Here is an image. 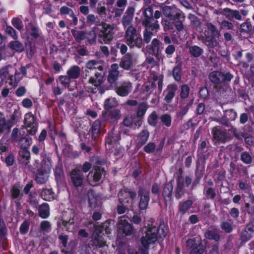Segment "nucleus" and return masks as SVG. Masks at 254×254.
<instances>
[{"label": "nucleus", "mask_w": 254, "mask_h": 254, "mask_svg": "<svg viewBox=\"0 0 254 254\" xmlns=\"http://www.w3.org/2000/svg\"><path fill=\"white\" fill-rule=\"evenodd\" d=\"M168 230L164 225H160L159 228L153 226L147 227L140 238V243L142 248L140 249L141 254H148V250L150 245L154 244L158 238H165Z\"/></svg>", "instance_id": "f257e3e1"}, {"label": "nucleus", "mask_w": 254, "mask_h": 254, "mask_svg": "<svg viewBox=\"0 0 254 254\" xmlns=\"http://www.w3.org/2000/svg\"><path fill=\"white\" fill-rule=\"evenodd\" d=\"M101 26V28L98 27V41L100 43L108 44L113 39L114 27L105 22H102Z\"/></svg>", "instance_id": "f03ea898"}, {"label": "nucleus", "mask_w": 254, "mask_h": 254, "mask_svg": "<svg viewBox=\"0 0 254 254\" xmlns=\"http://www.w3.org/2000/svg\"><path fill=\"white\" fill-rule=\"evenodd\" d=\"M125 38L127 45L131 48H140L142 45V39L132 26H128L126 30Z\"/></svg>", "instance_id": "7ed1b4c3"}, {"label": "nucleus", "mask_w": 254, "mask_h": 254, "mask_svg": "<svg viewBox=\"0 0 254 254\" xmlns=\"http://www.w3.org/2000/svg\"><path fill=\"white\" fill-rule=\"evenodd\" d=\"M143 14L145 18L142 21V24L145 28H150L151 31L157 30L160 28V25L158 21L152 22L153 10L151 6H148L144 9Z\"/></svg>", "instance_id": "20e7f679"}, {"label": "nucleus", "mask_w": 254, "mask_h": 254, "mask_svg": "<svg viewBox=\"0 0 254 254\" xmlns=\"http://www.w3.org/2000/svg\"><path fill=\"white\" fill-rule=\"evenodd\" d=\"M233 77V75L230 72L223 73L219 71H212L208 76L210 81L217 85L229 82Z\"/></svg>", "instance_id": "39448f33"}, {"label": "nucleus", "mask_w": 254, "mask_h": 254, "mask_svg": "<svg viewBox=\"0 0 254 254\" xmlns=\"http://www.w3.org/2000/svg\"><path fill=\"white\" fill-rule=\"evenodd\" d=\"M136 196V193L133 190L129 189H123L120 190L118 194L119 200L121 204L131 205Z\"/></svg>", "instance_id": "423d86ee"}, {"label": "nucleus", "mask_w": 254, "mask_h": 254, "mask_svg": "<svg viewBox=\"0 0 254 254\" xmlns=\"http://www.w3.org/2000/svg\"><path fill=\"white\" fill-rule=\"evenodd\" d=\"M186 248L189 254H202L205 250L201 242L196 238L188 239L186 242Z\"/></svg>", "instance_id": "0eeeda50"}, {"label": "nucleus", "mask_w": 254, "mask_h": 254, "mask_svg": "<svg viewBox=\"0 0 254 254\" xmlns=\"http://www.w3.org/2000/svg\"><path fill=\"white\" fill-rule=\"evenodd\" d=\"M24 124L29 134L34 135L37 130L38 124L36 117L31 112L26 113L24 116Z\"/></svg>", "instance_id": "6e6552de"}, {"label": "nucleus", "mask_w": 254, "mask_h": 254, "mask_svg": "<svg viewBox=\"0 0 254 254\" xmlns=\"http://www.w3.org/2000/svg\"><path fill=\"white\" fill-rule=\"evenodd\" d=\"M117 231L119 234L125 236H130L133 234V228L126 220L125 216L120 217L117 224Z\"/></svg>", "instance_id": "1a4fd4ad"}, {"label": "nucleus", "mask_w": 254, "mask_h": 254, "mask_svg": "<svg viewBox=\"0 0 254 254\" xmlns=\"http://www.w3.org/2000/svg\"><path fill=\"white\" fill-rule=\"evenodd\" d=\"M84 177L79 168L76 167L69 173V182L76 188L83 185Z\"/></svg>", "instance_id": "9d476101"}, {"label": "nucleus", "mask_w": 254, "mask_h": 254, "mask_svg": "<svg viewBox=\"0 0 254 254\" xmlns=\"http://www.w3.org/2000/svg\"><path fill=\"white\" fill-rule=\"evenodd\" d=\"M138 193L140 197L139 208L141 210H145L148 207L150 200L149 189L146 188L140 187Z\"/></svg>", "instance_id": "9b49d317"}, {"label": "nucleus", "mask_w": 254, "mask_h": 254, "mask_svg": "<svg viewBox=\"0 0 254 254\" xmlns=\"http://www.w3.org/2000/svg\"><path fill=\"white\" fill-rule=\"evenodd\" d=\"M102 232L100 229L96 228L92 235L91 245L95 248H102L106 246V242L104 241L101 235Z\"/></svg>", "instance_id": "f8f14e48"}, {"label": "nucleus", "mask_w": 254, "mask_h": 254, "mask_svg": "<svg viewBox=\"0 0 254 254\" xmlns=\"http://www.w3.org/2000/svg\"><path fill=\"white\" fill-rule=\"evenodd\" d=\"M213 137L217 141L225 143L231 139L230 134L226 130H223L214 128L212 130Z\"/></svg>", "instance_id": "ddd939ff"}, {"label": "nucleus", "mask_w": 254, "mask_h": 254, "mask_svg": "<svg viewBox=\"0 0 254 254\" xmlns=\"http://www.w3.org/2000/svg\"><path fill=\"white\" fill-rule=\"evenodd\" d=\"M132 86L130 82L124 81L116 87L117 94L120 96H127L132 90Z\"/></svg>", "instance_id": "4468645a"}, {"label": "nucleus", "mask_w": 254, "mask_h": 254, "mask_svg": "<svg viewBox=\"0 0 254 254\" xmlns=\"http://www.w3.org/2000/svg\"><path fill=\"white\" fill-rule=\"evenodd\" d=\"M121 118V112L119 109L108 110L102 113V118L104 121L115 122Z\"/></svg>", "instance_id": "2eb2a0df"}, {"label": "nucleus", "mask_w": 254, "mask_h": 254, "mask_svg": "<svg viewBox=\"0 0 254 254\" xmlns=\"http://www.w3.org/2000/svg\"><path fill=\"white\" fill-rule=\"evenodd\" d=\"M148 52L150 54L159 56L163 49L162 43L157 39H154L150 45L147 46Z\"/></svg>", "instance_id": "dca6fc26"}, {"label": "nucleus", "mask_w": 254, "mask_h": 254, "mask_svg": "<svg viewBox=\"0 0 254 254\" xmlns=\"http://www.w3.org/2000/svg\"><path fill=\"white\" fill-rule=\"evenodd\" d=\"M135 62L134 57L130 54L127 53L122 58L120 66L124 69L128 70L135 63Z\"/></svg>", "instance_id": "f3484780"}, {"label": "nucleus", "mask_w": 254, "mask_h": 254, "mask_svg": "<svg viewBox=\"0 0 254 254\" xmlns=\"http://www.w3.org/2000/svg\"><path fill=\"white\" fill-rule=\"evenodd\" d=\"M178 89V86L174 83L170 84L167 86L166 89L163 92L164 100L167 103H170L172 102Z\"/></svg>", "instance_id": "a211bd4d"}, {"label": "nucleus", "mask_w": 254, "mask_h": 254, "mask_svg": "<svg viewBox=\"0 0 254 254\" xmlns=\"http://www.w3.org/2000/svg\"><path fill=\"white\" fill-rule=\"evenodd\" d=\"M220 37L209 36L207 34L202 38V41L208 48H214L219 45V42L217 40Z\"/></svg>", "instance_id": "6ab92c4d"}, {"label": "nucleus", "mask_w": 254, "mask_h": 254, "mask_svg": "<svg viewBox=\"0 0 254 254\" xmlns=\"http://www.w3.org/2000/svg\"><path fill=\"white\" fill-rule=\"evenodd\" d=\"M149 136V131L146 129H143L137 136L135 140L136 146L140 148L146 143Z\"/></svg>", "instance_id": "aec40b11"}, {"label": "nucleus", "mask_w": 254, "mask_h": 254, "mask_svg": "<svg viewBox=\"0 0 254 254\" xmlns=\"http://www.w3.org/2000/svg\"><path fill=\"white\" fill-rule=\"evenodd\" d=\"M118 69L119 65L118 64H113L111 65L108 76V80L110 83H114L117 80L119 74Z\"/></svg>", "instance_id": "412c9836"}, {"label": "nucleus", "mask_w": 254, "mask_h": 254, "mask_svg": "<svg viewBox=\"0 0 254 254\" xmlns=\"http://www.w3.org/2000/svg\"><path fill=\"white\" fill-rule=\"evenodd\" d=\"M173 8V7L170 6L165 5L162 6V12L166 17L169 18L170 19L175 20L176 19H179V18L181 17L182 16V18H185V16L180 12L176 13L174 16L172 13Z\"/></svg>", "instance_id": "4be33fe9"}, {"label": "nucleus", "mask_w": 254, "mask_h": 254, "mask_svg": "<svg viewBox=\"0 0 254 254\" xmlns=\"http://www.w3.org/2000/svg\"><path fill=\"white\" fill-rule=\"evenodd\" d=\"M104 74L102 71L96 72L93 76H91L89 79V83L93 85L98 87L104 81Z\"/></svg>", "instance_id": "5701e85b"}, {"label": "nucleus", "mask_w": 254, "mask_h": 254, "mask_svg": "<svg viewBox=\"0 0 254 254\" xmlns=\"http://www.w3.org/2000/svg\"><path fill=\"white\" fill-rule=\"evenodd\" d=\"M17 69L11 64H8L2 66L0 69V75L4 78H7L12 74H16Z\"/></svg>", "instance_id": "b1692460"}, {"label": "nucleus", "mask_w": 254, "mask_h": 254, "mask_svg": "<svg viewBox=\"0 0 254 254\" xmlns=\"http://www.w3.org/2000/svg\"><path fill=\"white\" fill-rule=\"evenodd\" d=\"M26 28L27 31L33 38L37 39L40 37L41 32L38 26L30 22L28 24Z\"/></svg>", "instance_id": "393cba45"}, {"label": "nucleus", "mask_w": 254, "mask_h": 254, "mask_svg": "<svg viewBox=\"0 0 254 254\" xmlns=\"http://www.w3.org/2000/svg\"><path fill=\"white\" fill-rule=\"evenodd\" d=\"M87 196L89 205L92 208H95L99 205V197L96 195L95 192L92 190H89L87 192Z\"/></svg>", "instance_id": "a878e982"}, {"label": "nucleus", "mask_w": 254, "mask_h": 254, "mask_svg": "<svg viewBox=\"0 0 254 254\" xmlns=\"http://www.w3.org/2000/svg\"><path fill=\"white\" fill-rule=\"evenodd\" d=\"M87 196L89 205L92 208H95L99 205V197L96 195L95 192L92 190H89L87 192Z\"/></svg>", "instance_id": "bb28decb"}, {"label": "nucleus", "mask_w": 254, "mask_h": 254, "mask_svg": "<svg viewBox=\"0 0 254 254\" xmlns=\"http://www.w3.org/2000/svg\"><path fill=\"white\" fill-rule=\"evenodd\" d=\"M207 30L205 31L204 35H207V34L209 36L215 37H220V32L214 25L212 23L208 22L206 24Z\"/></svg>", "instance_id": "cd10ccee"}, {"label": "nucleus", "mask_w": 254, "mask_h": 254, "mask_svg": "<svg viewBox=\"0 0 254 254\" xmlns=\"http://www.w3.org/2000/svg\"><path fill=\"white\" fill-rule=\"evenodd\" d=\"M30 159V153L28 149H20L19 151V160L20 161L27 165Z\"/></svg>", "instance_id": "c85d7f7f"}, {"label": "nucleus", "mask_w": 254, "mask_h": 254, "mask_svg": "<svg viewBox=\"0 0 254 254\" xmlns=\"http://www.w3.org/2000/svg\"><path fill=\"white\" fill-rule=\"evenodd\" d=\"M80 68L77 65L71 66L66 71V74L70 79H77L80 74Z\"/></svg>", "instance_id": "c756f323"}, {"label": "nucleus", "mask_w": 254, "mask_h": 254, "mask_svg": "<svg viewBox=\"0 0 254 254\" xmlns=\"http://www.w3.org/2000/svg\"><path fill=\"white\" fill-rule=\"evenodd\" d=\"M71 32L74 39L77 42H80L87 38V33L85 31L72 29Z\"/></svg>", "instance_id": "7c9ffc66"}, {"label": "nucleus", "mask_w": 254, "mask_h": 254, "mask_svg": "<svg viewBox=\"0 0 254 254\" xmlns=\"http://www.w3.org/2000/svg\"><path fill=\"white\" fill-rule=\"evenodd\" d=\"M20 73L17 70L16 74L15 73L12 74L7 79L8 80V84L11 87H16L19 81L22 79V77H20Z\"/></svg>", "instance_id": "2f4dec72"}, {"label": "nucleus", "mask_w": 254, "mask_h": 254, "mask_svg": "<svg viewBox=\"0 0 254 254\" xmlns=\"http://www.w3.org/2000/svg\"><path fill=\"white\" fill-rule=\"evenodd\" d=\"M204 236L210 240H214L218 242L220 240V236L217 230H206L204 233Z\"/></svg>", "instance_id": "473e14b6"}, {"label": "nucleus", "mask_w": 254, "mask_h": 254, "mask_svg": "<svg viewBox=\"0 0 254 254\" xmlns=\"http://www.w3.org/2000/svg\"><path fill=\"white\" fill-rule=\"evenodd\" d=\"M39 216L45 219L48 218L50 215V207L49 205L46 203H44L40 205L38 208Z\"/></svg>", "instance_id": "72a5a7b5"}, {"label": "nucleus", "mask_w": 254, "mask_h": 254, "mask_svg": "<svg viewBox=\"0 0 254 254\" xmlns=\"http://www.w3.org/2000/svg\"><path fill=\"white\" fill-rule=\"evenodd\" d=\"M11 197L12 200L16 199L19 200L22 196V194L21 193V190L19 187L14 185L11 187L10 189Z\"/></svg>", "instance_id": "f704fd0d"}, {"label": "nucleus", "mask_w": 254, "mask_h": 254, "mask_svg": "<svg viewBox=\"0 0 254 254\" xmlns=\"http://www.w3.org/2000/svg\"><path fill=\"white\" fill-rule=\"evenodd\" d=\"M121 137L119 133L114 130L109 133L106 138V143L109 144H112L120 140Z\"/></svg>", "instance_id": "c9c22d12"}, {"label": "nucleus", "mask_w": 254, "mask_h": 254, "mask_svg": "<svg viewBox=\"0 0 254 254\" xmlns=\"http://www.w3.org/2000/svg\"><path fill=\"white\" fill-rule=\"evenodd\" d=\"M193 201L189 199L186 201L180 203L179 205V211L182 214H185L187 213L188 210L191 207L192 205Z\"/></svg>", "instance_id": "e433bc0d"}, {"label": "nucleus", "mask_w": 254, "mask_h": 254, "mask_svg": "<svg viewBox=\"0 0 254 254\" xmlns=\"http://www.w3.org/2000/svg\"><path fill=\"white\" fill-rule=\"evenodd\" d=\"M188 47L190 54L194 58L200 57L203 53V50L197 46L194 45Z\"/></svg>", "instance_id": "4c0bfd02"}, {"label": "nucleus", "mask_w": 254, "mask_h": 254, "mask_svg": "<svg viewBox=\"0 0 254 254\" xmlns=\"http://www.w3.org/2000/svg\"><path fill=\"white\" fill-rule=\"evenodd\" d=\"M173 190V184L171 182L166 183L163 189L162 195L165 199L170 198Z\"/></svg>", "instance_id": "58836bf2"}, {"label": "nucleus", "mask_w": 254, "mask_h": 254, "mask_svg": "<svg viewBox=\"0 0 254 254\" xmlns=\"http://www.w3.org/2000/svg\"><path fill=\"white\" fill-rule=\"evenodd\" d=\"M41 196L46 201H51L54 198V193L51 189H43L41 192Z\"/></svg>", "instance_id": "ea45409f"}, {"label": "nucleus", "mask_w": 254, "mask_h": 254, "mask_svg": "<svg viewBox=\"0 0 254 254\" xmlns=\"http://www.w3.org/2000/svg\"><path fill=\"white\" fill-rule=\"evenodd\" d=\"M105 171L102 168L98 167L94 169V174L93 175V179L95 182H99L104 176Z\"/></svg>", "instance_id": "a19ab883"}, {"label": "nucleus", "mask_w": 254, "mask_h": 254, "mask_svg": "<svg viewBox=\"0 0 254 254\" xmlns=\"http://www.w3.org/2000/svg\"><path fill=\"white\" fill-rule=\"evenodd\" d=\"M118 105V103L115 98H110L105 100L104 107L106 111L116 107Z\"/></svg>", "instance_id": "79ce46f5"}, {"label": "nucleus", "mask_w": 254, "mask_h": 254, "mask_svg": "<svg viewBox=\"0 0 254 254\" xmlns=\"http://www.w3.org/2000/svg\"><path fill=\"white\" fill-rule=\"evenodd\" d=\"M101 122L97 120L93 124L91 127L92 137L96 138L100 131Z\"/></svg>", "instance_id": "37998d69"}, {"label": "nucleus", "mask_w": 254, "mask_h": 254, "mask_svg": "<svg viewBox=\"0 0 254 254\" xmlns=\"http://www.w3.org/2000/svg\"><path fill=\"white\" fill-rule=\"evenodd\" d=\"M98 32V27H94L92 30L87 33V38L88 42L92 44L95 42L97 37V33Z\"/></svg>", "instance_id": "c03bdc74"}, {"label": "nucleus", "mask_w": 254, "mask_h": 254, "mask_svg": "<svg viewBox=\"0 0 254 254\" xmlns=\"http://www.w3.org/2000/svg\"><path fill=\"white\" fill-rule=\"evenodd\" d=\"M86 67L89 69L97 68L100 71L103 70V66L95 60L88 61L86 64Z\"/></svg>", "instance_id": "a18cd8bd"}, {"label": "nucleus", "mask_w": 254, "mask_h": 254, "mask_svg": "<svg viewBox=\"0 0 254 254\" xmlns=\"http://www.w3.org/2000/svg\"><path fill=\"white\" fill-rule=\"evenodd\" d=\"M159 119L163 125L166 127H170L172 123V117L170 114H164L162 115Z\"/></svg>", "instance_id": "49530a36"}, {"label": "nucleus", "mask_w": 254, "mask_h": 254, "mask_svg": "<svg viewBox=\"0 0 254 254\" xmlns=\"http://www.w3.org/2000/svg\"><path fill=\"white\" fill-rule=\"evenodd\" d=\"M32 143V139L29 137H22L18 142L20 149H28Z\"/></svg>", "instance_id": "de8ad7c7"}, {"label": "nucleus", "mask_w": 254, "mask_h": 254, "mask_svg": "<svg viewBox=\"0 0 254 254\" xmlns=\"http://www.w3.org/2000/svg\"><path fill=\"white\" fill-rule=\"evenodd\" d=\"M181 64L175 66L173 69V76L176 81H180L182 78Z\"/></svg>", "instance_id": "09e8293b"}, {"label": "nucleus", "mask_w": 254, "mask_h": 254, "mask_svg": "<svg viewBox=\"0 0 254 254\" xmlns=\"http://www.w3.org/2000/svg\"><path fill=\"white\" fill-rule=\"evenodd\" d=\"M9 46L12 50L18 52H21L24 50V46L22 43L18 41H14L9 43Z\"/></svg>", "instance_id": "8fccbe9b"}, {"label": "nucleus", "mask_w": 254, "mask_h": 254, "mask_svg": "<svg viewBox=\"0 0 254 254\" xmlns=\"http://www.w3.org/2000/svg\"><path fill=\"white\" fill-rule=\"evenodd\" d=\"M240 157L241 160L246 164H250L252 162V156L247 151L243 152Z\"/></svg>", "instance_id": "3c124183"}, {"label": "nucleus", "mask_w": 254, "mask_h": 254, "mask_svg": "<svg viewBox=\"0 0 254 254\" xmlns=\"http://www.w3.org/2000/svg\"><path fill=\"white\" fill-rule=\"evenodd\" d=\"M155 85L153 83L146 84L143 87V92L146 93V96H148L155 89Z\"/></svg>", "instance_id": "603ef678"}, {"label": "nucleus", "mask_w": 254, "mask_h": 254, "mask_svg": "<svg viewBox=\"0 0 254 254\" xmlns=\"http://www.w3.org/2000/svg\"><path fill=\"white\" fill-rule=\"evenodd\" d=\"M204 191L207 199H213L215 197L216 195L215 190L211 187L204 189Z\"/></svg>", "instance_id": "864d4df0"}, {"label": "nucleus", "mask_w": 254, "mask_h": 254, "mask_svg": "<svg viewBox=\"0 0 254 254\" xmlns=\"http://www.w3.org/2000/svg\"><path fill=\"white\" fill-rule=\"evenodd\" d=\"M148 105L146 103H142L139 105L138 109L137 112V116L143 117L146 113L148 108Z\"/></svg>", "instance_id": "5fc2aeb1"}, {"label": "nucleus", "mask_w": 254, "mask_h": 254, "mask_svg": "<svg viewBox=\"0 0 254 254\" xmlns=\"http://www.w3.org/2000/svg\"><path fill=\"white\" fill-rule=\"evenodd\" d=\"M11 23L12 25L18 30H21L23 28L22 21L18 17L13 18L12 19Z\"/></svg>", "instance_id": "6e6d98bb"}, {"label": "nucleus", "mask_w": 254, "mask_h": 254, "mask_svg": "<svg viewBox=\"0 0 254 254\" xmlns=\"http://www.w3.org/2000/svg\"><path fill=\"white\" fill-rule=\"evenodd\" d=\"M221 228L226 233H229L232 232L233 227L231 223L228 221L223 222L220 225Z\"/></svg>", "instance_id": "4d7b16f0"}, {"label": "nucleus", "mask_w": 254, "mask_h": 254, "mask_svg": "<svg viewBox=\"0 0 254 254\" xmlns=\"http://www.w3.org/2000/svg\"><path fill=\"white\" fill-rule=\"evenodd\" d=\"M241 31L246 32L247 33H250L252 29V26L250 22H245L242 23L240 25Z\"/></svg>", "instance_id": "13d9d810"}, {"label": "nucleus", "mask_w": 254, "mask_h": 254, "mask_svg": "<svg viewBox=\"0 0 254 254\" xmlns=\"http://www.w3.org/2000/svg\"><path fill=\"white\" fill-rule=\"evenodd\" d=\"M252 234L247 229L243 230L241 233V240L244 242L250 240L252 238Z\"/></svg>", "instance_id": "bf43d9fd"}, {"label": "nucleus", "mask_w": 254, "mask_h": 254, "mask_svg": "<svg viewBox=\"0 0 254 254\" xmlns=\"http://www.w3.org/2000/svg\"><path fill=\"white\" fill-rule=\"evenodd\" d=\"M237 116L236 112L233 110H229L225 112V117L228 120L234 121L236 119Z\"/></svg>", "instance_id": "052dcab7"}, {"label": "nucleus", "mask_w": 254, "mask_h": 254, "mask_svg": "<svg viewBox=\"0 0 254 254\" xmlns=\"http://www.w3.org/2000/svg\"><path fill=\"white\" fill-rule=\"evenodd\" d=\"M157 117L156 112H152L148 118V124L152 126H155L156 124Z\"/></svg>", "instance_id": "680f3d73"}, {"label": "nucleus", "mask_w": 254, "mask_h": 254, "mask_svg": "<svg viewBox=\"0 0 254 254\" xmlns=\"http://www.w3.org/2000/svg\"><path fill=\"white\" fill-rule=\"evenodd\" d=\"M220 25L222 28H224L227 30H234V26L233 24L228 20H223Z\"/></svg>", "instance_id": "e2e57ef3"}, {"label": "nucleus", "mask_w": 254, "mask_h": 254, "mask_svg": "<svg viewBox=\"0 0 254 254\" xmlns=\"http://www.w3.org/2000/svg\"><path fill=\"white\" fill-rule=\"evenodd\" d=\"M148 29L151 30L150 28H146L145 30L143 32V40L146 43H148L150 42L153 35V33L149 31Z\"/></svg>", "instance_id": "0e129e2a"}, {"label": "nucleus", "mask_w": 254, "mask_h": 254, "mask_svg": "<svg viewBox=\"0 0 254 254\" xmlns=\"http://www.w3.org/2000/svg\"><path fill=\"white\" fill-rule=\"evenodd\" d=\"M48 179V176L47 174L42 173H39L36 178V181L38 184H42L45 183Z\"/></svg>", "instance_id": "69168bd1"}, {"label": "nucleus", "mask_w": 254, "mask_h": 254, "mask_svg": "<svg viewBox=\"0 0 254 254\" xmlns=\"http://www.w3.org/2000/svg\"><path fill=\"white\" fill-rule=\"evenodd\" d=\"M176 48L173 45H168L165 49V52L167 57L169 58L172 57V55L175 53Z\"/></svg>", "instance_id": "338daca9"}, {"label": "nucleus", "mask_w": 254, "mask_h": 254, "mask_svg": "<svg viewBox=\"0 0 254 254\" xmlns=\"http://www.w3.org/2000/svg\"><path fill=\"white\" fill-rule=\"evenodd\" d=\"M190 92L189 86L186 85H183L181 88V97L182 98H186L188 97Z\"/></svg>", "instance_id": "774afa93"}]
</instances>
